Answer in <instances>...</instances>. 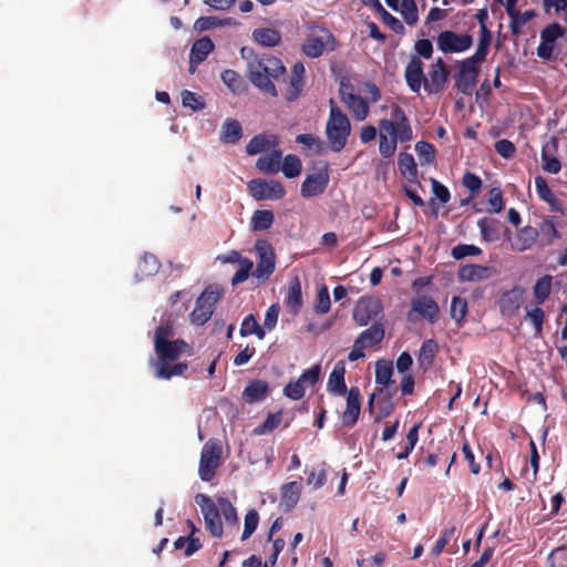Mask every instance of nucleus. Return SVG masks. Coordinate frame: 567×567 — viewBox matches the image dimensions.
<instances>
[{
    "mask_svg": "<svg viewBox=\"0 0 567 567\" xmlns=\"http://www.w3.org/2000/svg\"><path fill=\"white\" fill-rule=\"evenodd\" d=\"M481 236L484 241L493 243L501 238L502 223L494 218H481L477 221Z\"/></svg>",
    "mask_w": 567,
    "mask_h": 567,
    "instance_id": "nucleus-29",
    "label": "nucleus"
},
{
    "mask_svg": "<svg viewBox=\"0 0 567 567\" xmlns=\"http://www.w3.org/2000/svg\"><path fill=\"white\" fill-rule=\"evenodd\" d=\"M538 231L546 238L547 244H551L555 239L560 238V233L556 227V218L554 216L545 217L539 225Z\"/></svg>",
    "mask_w": 567,
    "mask_h": 567,
    "instance_id": "nucleus-45",
    "label": "nucleus"
},
{
    "mask_svg": "<svg viewBox=\"0 0 567 567\" xmlns=\"http://www.w3.org/2000/svg\"><path fill=\"white\" fill-rule=\"evenodd\" d=\"M347 394V408L342 413V423L347 427H353L361 412V393L358 386H351Z\"/></svg>",
    "mask_w": 567,
    "mask_h": 567,
    "instance_id": "nucleus-20",
    "label": "nucleus"
},
{
    "mask_svg": "<svg viewBox=\"0 0 567 567\" xmlns=\"http://www.w3.org/2000/svg\"><path fill=\"white\" fill-rule=\"evenodd\" d=\"M241 337L256 334L258 339L265 338V330L259 326L254 315H248L244 318L239 330Z\"/></svg>",
    "mask_w": 567,
    "mask_h": 567,
    "instance_id": "nucleus-44",
    "label": "nucleus"
},
{
    "mask_svg": "<svg viewBox=\"0 0 567 567\" xmlns=\"http://www.w3.org/2000/svg\"><path fill=\"white\" fill-rule=\"evenodd\" d=\"M524 296L525 289L518 285L504 291L497 300L501 315L508 319L515 317L520 309Z\"/></svg>",
    "mask_w": 567,
    "mask_h": 567,
    "instance_id": "nucleus-17",
    "label": "nucleus"
},
{
    "mask_svg": "<svg viewBox=\"0 0 567 567\" xmlns=\"http://www.w3.org/2000/svg\"><path fill=\"white\" fill-rule=\"evenodd\" d=\"M281 152L272 151L270 154L257 159L256 167L265 174H276L280 171Z\"/></svg>",
    "mask_w": 567,
    "mask_h": 567,
    "instance_id": "nucleus-35",
    "label": "nucleus"
},
{
    "mask_svg": "<svg viewBox=\"0 0 567 567\" xmlns=\"http://www.w3.org/2000/svg\"><path fill=\"white\" fill-rule=\"evenodd\" d=\"M241 137V124L235 118H227L221 126L220 141L227 144H236Z\"/></svg>",
    "mask_w": 567,
    "mask_h": 567,
    "instance_id": "nucleus-33",
    "label": "nucleus"
},
{
    "mask_svg": "<svg viewBox=\"0 0 567 567\" xmlns=\"http://www.w3.org/2000/svg\"><path fill=\"white\" fill-rule=\"evenodd\" d=\"M277 144L276 136H269L266 134H258L254 136L246 145V153L248 155H256L264 151H267L270 146Z\"/></svg>",
    "mask_w": 567,
    "mask_h": 567,
    "instance_id": "nucleus-36",
    "label": "nucleus"
},
{
    "mask_svg": "<svg viewBox=\"0 0 567 567\" xmlns=\"http://www.w3.org/2000/svg\"><path fill=\"white\" fill-rule=\"evenodd\" d=\"M296 142L298 144H302V145L307 146L316 155L321 154L324 148L323 141L320 137H318L313 134H309V133H302V134L297 135Z\"/></svg>",
    "mask_w": 567,
    "mask_h": 567,
    "instance_id": "nucleus-50",
    "label": "nucleus"
},
{
    "mask_svg": "<svg viewBox=\"0 0 567 567\" xmlns=\"http://www.w3.org/2000/svg\"><path fill=\"white\" fill-rule=\"evenodd\" d=\"M218 505L227 524L235 526L238 523L237 511L227 498H219Z\"/></svg>",
    "mask_w": 567,
    "mask_h": 567,
    "instance_id": "nucleus-61",
    "label": "nucleus"
},
{
    "mask_svg": "<svg viewBox=\"0 0 567 567\" xmlns=\"http://www.w3.org/2000/svg\"><path fill=\"white\" fill-rule=\"evenodd\" d=\"M368 408L371 413L373 412L374 408L377 409L378 413L374 421L380 422L393 412L394 404L392 402L391 395L386 392V390L380 388L378 392L370 395L368 400Z\"/></svg>",
    "mask_w": 567,
    "mask_h": 567,
    "instance_id": "nucleus-19",
    "label": "nucleus"
},
{
    "mask_svg": "<svg viewBox=\"0 0 567 567\" xmlns=\"http://www.w3.org/2000/svg\"><path fill=\"white\" fill-rule=\"evenodd\" d=\"M393 364L391 361L380 359L375 362V382L383 389L392 383Z\"/></svg>",
    "mask_w": 567,
    "mask_h": 567,
    "instance_id": "nucleus-40",
    "label": "nucleus"
},
{
    "mask_svg": "<svg viewBox=\"0 0 567 567\" xmlns=\"http://www.w3.org/2000/svg\"><path fill=\"white\" fill-rule=\"evenodd\" d=\"M255 249L258 252L259 260L257 267L252 270V277L267 280L275 271V254L271 246L264 240H257Z\"/></svg>",
    "mask_w": 567,
    "mask_h": 567,
    "instance_id": "nucleus-16",
    "label": "nucleus"
},
{
    "mask_svg": "<svg viewBox=\"0 0 567 567\" xmlns=\"http://www.w3.org/2000/svg\"><path fill=\"white\" fill-rule=\"evenodd\" d=\"M290 310L297 313L302 307V291L301 282L298 276H295L289 281V289L285 300Z\"/></svg>",
    "mask_w": 567,
    "mask_h": 567,
    "instance_id": "nucleus-31",
    "label": "nucleus"
},
{
    "mask_svg": "<svg viewBox=\"0 0 567 567\" xmlns=\"http://www.w3.org/2000/svg\"><path fill=\"white\" fill-rule=\"evenodd\" d=\"M564 35V29L558 22H553L540 31V40L555 43L557 39Z\"/></svg>",
    "mask_w": 567,
    "mask_h": 567,
    "instance_id": "nucleus-62",
    "label": "nucleus"
},
{
    "mask_svg": "<svg viewBox=\"0 0 567 567\" xmlns=\"http://www.w3.org/2000/svg\"><path fill=\"white\" fill-rule=\"evenodd\" d=\"M285 73L286 66L282 61L272 54L255 55L247 63V76L251 84L271 97L278 96L274 81Z\"/></svg>",
    "mask_w": 567,
    "mask_h": 567,
    "instance_id": "nucleus-2",
    "label": "nucleus"
},
{
    "mask_svg": "<svg viewBox=\"0 0 567 567\" xmlns=\"http://www.w3.org/2000/svg\"><path fill=\"white\" fill-rule=\"evenodd\" d=\"M482 254V249L475 245L460 244L452 248L451 256L461 260L467 256H478Z\"/></svg>",
    "mask_w": 567,
    "mask_h": 567,
    "instance_id": "nucleus-58",
    "label": "nucleus"
},
{
    "mask_svg": "<svg viewBox=\"0 0 567 567\" xmlns=\"http://www.w3.org/2000/svg\"><path fill=\"white\" fill-rule=\"evenodd\" d=\"M221 291L217 287H207L196 299V306L190 312V322L196 326H204L214 312V307L220 299Z\"/></svg>",
    "mask_w": 567,
    "mask_h": 567,
    "instance_id": "nucleus-7",
    "label": "nucleus"
},
{
    "mask_svg": "<svg viewBox=\"0 0 567 567\" xmlns=\"http://www.w3.org/2000/svg\"><path fill=\"white\" fill-rule=\"evenodd\" d=\"M336 48L337 39L333 33L327 28L318 27L307 37L301 50L308 58L316 59L324 51H334Z\"/></svg>",
    "mask_w": 567,
    "mask_h": 567,
    "instance_id": "nucleus-5",
    "label": "nucleus"
},
{
    "mask_svg": "<svg viewBox=\"0 0 567 567\" xmlns=\"http://www.w3.org/2000/svg\"><path fill=\"white\" fill-rule=\"evenodd\" d=\"M507 14L511 18V22H509L511 33L515 37H518L522 33L523 27L536 16L534 10H527L525 12H520L517 9L514 10V12H511Z\"/></svg>",
    "mask_w": 567,
    "mask_h": 567,
    "instance_id": "nucleus-38",
    "label": "nucleus"
},
{
    "mask_svg": "<svg viewBox=\"0 0 567 567\" xmlns=\"http://www.w3.org/2000/svg\"><path fill=\"white\" fill-rule=\"evenodd\" d=\"M280 168L287 178H295L300 175L302 163L297 155L289 154L284 158Z\"/></svg>",
    "mask_w": 567,
    "mask_h": 567,
    "instance_id": "nucleus-47",
    "label": "nucleus"
},
{
    "mask_svg": "<svg viewBox=\"0 0 567 567\" xmlns=\"http://www.w3.org/2000/svg\"><path fill=\"white\" fill-rule=\"evenodd\" d=\"M491 43L492 32L488 30L487 25H483V29H480V39L476 51L471 55V58L483 63L488 54Z\"/></svg>",
    "mask_w": 567,
    "mask_h": 567,
    "instance_id": "nucleus-42",
    "label": "nucleus"
},
{
    "mask_svg": "<svg viewBox=\"0 0 567 567\" xmlns=\"http://www.w3.org/2000/svg\"><path fill=\"white\" fill-rule=\"evenodd\" d=\"M330 295L329 290L326 286H322L317 295L313 310L317 313L323 315L327 313L330 310Z\"/></svg>",
    "mask_w": 567,
    "mask_h": 567,
    "instance_id": "nucleus-60",
    "label": "nucleus"
},
{
    "mask_svg": "<svg viewBox=\"0 0 567 567\" xmlns=\"http://www.w3.org/2000/svg\"><path fill=\"white\" fill-rule=\"evenodd\" d=\"M482 62L468 56L460 62L458 72L454 75L455 87L464 95H472L480 74Z\"/></svg>",
    "mask_w": 567,
    "mask_h": 567,
    "instance_id": "nucleus-8",
    "label": "nucleus"
},
{
    "mask_svg": "<svg viewBox=\"0 0 567 567\" xmlns=\"http://www.w3.org/2000/svg\"><path fill=\"white\" fill-rule=\"evenodd\" d=\"M439 351L437 342L434 339L425 340L420 349L419 361L421 365H431Z\"/></svg>",
    "mask_w": 567,
    "mask_h": 567,
    "instance_id": "nucleus-48",
    "label": "nucleus"
},
{
    "mask_svg": "<svg viewBox=\"0 0 567 567\" xmlns=\"http://www.w3.org/2000/svg\"><path fill=\"white\" fill-rule=\"evenodd\" d=\"M214 47V42L208 37H203L193 43L189 53V73L195 72L196 65L207 59Z\"/></svg>",
    "mask_w": 567,
    "mask_h": 567,
    "instance_id": "nucleus-22",
    "label": "nucleus"
},
{
    "mask_svg": "<svg viewBox=\"0 0 567 567\" xmlns=\"http://www.w3.org/2000/svg\"><path fill=\"white\" fill-rule=\"evenodd\" d=\"M535 186H536V190H537L539 198L549 205L551 212L561 213V214L564 213V207H563L561 202L559 199H557V197L551 192V189L547 185V182L544 177L537 176L535 178Z\"/></svg>",
    "mask_w": 567,
    "mask_h": 567,
    "instance_id": "nucleus-26",
    "label": "nucleus"
},
{
    "mask_svg": "<svg viewBox=\"0 0 567 567\" xmlns=\"http://www.w3.org/2000/svg\"><path fill=\"white\" fill-rule=\"evenodd\" d=\"M259 523V515L255 508L247 512L245 515L244 530L241 540L248 539L257 529Z\"/></svg>",
    "mask_w": 567,
    "mask_h": 567,
    "instance_id": "nucleus-57",
    "label": "nucleus"
},
{
    "mask_svg": "<svg viewBox=\"0 0 567 567\" xmlns=\"http://www.w3.org/2000/svg\"><path fill=\"white\" fill-rule=\"evenodd\" d=\"M383 318V303L374 296L361 297L353 308V320L358 326H368L371 321H381Z\"/></svg>",
    "mask_w": 567,
    "mask_h": 567,
    "instance_id": "nucleus-9",
    "label": "nucleus"
},
{
    "mask_svg": "<svg viewBox=\"0 0 567 567\" xmlns=\"http://www.w3.org/2000/svg\"><path fill=\"white\" fill-rule=\"evenodd\" d=\"M301 485L298 482H289L281 487L280 506L285 512L292 509L299 502Z\"/></svg>",
    "mask_w": 567,
    "mask_h": 567,
    "instance_id": "nucleus-27",
    "label": "nucleus"
},
{
    "mask_svg": "<svg viewBox=\"0 0 567 567\" xmlns=\"http://www.w3.org/2000/svg\"><path fill=\"white\" fill-rule=\"evenodd\" d=\"M161 262L158 258L150 252H145L138 262V275L143 277H151L158 272Z\"/></svg>",
    "mask_w": 567,
    "mask_h": 567,
    "instance_id": "nucleus-41",
    "label": "nucleus"
},
{
    "mask_svg": "<svg viewBox=\"0 0 567 567\" xmlns=\"http://www.w3.org/2000/svg\"><path fill=\"white\" fill-rule=\"evenodd\" d=\"M175 334L174 323L167 319L162 320L159 326L155 329L154 333V346L168 341Z\"/></svg>",
    "mask_w": 567,
    "mask_h": 567,
    "instance_id": "nucleus-56",
    "label": "nucleus"
},
{
    "mask_svg": "<svg viewBox=\"0 0 567 567\" xmlns=\"http://www.w3.org/2000/svg\"><path fill=\"white\" fill-rule=\"evenodd\" d=\"M313 173L308 174L301 184V196L311 198L321 195L329 184V164L318 162L313 166Z\"/></svg>",
    "mask_w": 567,
    "mask_h": 567,
    "instance_id": "nucleus-10",
    "label": "nucleus"
},
{
    "mask_svg": "<svg viewBox=\"0 0 567 567\" xmlns=\"http://www.w3.org/2000/svg\"><path fill=\"white\" fill-rule=\"evenodd\" d=\"M413 313H417L433 324L440 319V307L430 295L424 293L411 300V309L408 313L410 320H413Z\"/></svg>",
    "mask_w": 567,
    "mask_h": 567,
    "instance_id": "nucleus-15",
    "label": "nucleus"
},
{
    "mask_svg": "<svg viewBox=\"0 0 567 567\" xmlns=\"http://www.w3.org/2000/svg\"><path fill=\"white\" fill-rule=\"evenodd\" d=\"M460 281H478L489 277V268L482 265L468 264L458 269Z\"/></svg>",
    "mask_w": 567,
    "mask_h": 567,
    "instance_id": "nucleus-32",
    "label": "nucleus"
},
{
    "mask_svg": "<svg viewBox=\"0 0 567 567\" xmlns=\"http://www.w3.org/2000/svg\"><path fill=\"white\" fill-rule=\"evenodd\" d=\"M351 133V123L348 116L330 100V113L326 123V135L331 151L341 152Z\"/></svg>",
    "mask_w": 567,
    "mask_h": 567,
    "instance_id": "nucleus-4",
    "label": "nucleus"
},
{
    "mask_svg": "<svg viewBox=\"0 0 567 567\" xmlns=\"http://www.w3.org/2000/svg\"><path fill=\"white\" fill-rule=\"evenodd\" d=\"M378 13L381 16V19L384 24H386L393 32L396 34H403L404 33V25L402 22L392 16L390 12H388L381 3H378Z\"/></svg>",
    "mask_w": 567,
    "mask_h": 567,
    "instance_id": "nucleus-55",
    "label": "nucleus"
},
{
    "mask_svg": "<svg viewBox=\"0 0 567 567\" xmlns=\"http://www.w3.org/2000/svg\"><path fill=\"white\" fill-rule=\"evenodd\" d=\"M306 69L302 62H296L291 69L289 76V84L284 92V97L287 102H295L301 95L305 86Z\"/></svg>",
    "mask_w": 567,
    "mask_h": 567,
    "instance_id": "nucleus-21",
    "label": "nucleus"
},
{
    "mask_svg": "<svg viewBox=\"0 0 567 567\" xmlns=\"http://www.w3.org/2000/svg\"><path fill=\"white\" fill-rule=\"evenodd\" d=\"M282 421V412L278 411L275 413H269L266 417V420L259 424L257 427L254 429V434L256 435H264L271 433L274 430H276Z\"/></svg>",
    "mask_w": 567,
    "mask_h": 567,
    "instance_id": "nucleus-46",
    "label": "nucleus"
},
{
    "mask_svg": "<svg viewBox=\"0 0 567 567\" xmlns=\"http://www.w3.org/2000/svg\"><path fill=\"white\" fill-rule=\"evenodd\" d=\"M252 39L262 47L274 48L281 42V33L274 28H257L252 31Z\"/></svg>",
    "mask_w": 567,
    "mask_h": 567,
    "instance_id": "nucleus-30",
    "label": "nucleus"
},
{
    "mask_svg": "<svg viewBox=\"0 0 567 567\" xmlns=\"http://www.w3.org/2000/svg\"><path fill=\"white\" fill-rule=\"evenodd\" d=\"M385 336L384 324L382 321H374L372 326L363 330L358 337L357 341L364 346V348H371L382 342Z\"/></svg>",
    "mask_w": 567,
    "mask_h": 567,
    "instance_id": "nucleus-24",
    "label": "nucleus"
},
{
    "mask_svg": "<svg viewBox=\"0 0 567 567\" xmlns=\"http://www.w3.org/2000/svg\"><path fill=\"white\" fill-rule=\"evenodd\" d=\"M450 78V69L442 58H437L429 69L427 76L424 81V91L429 94L441 93Z\"/></svg>",
    "mask_w": 567,
    "mask_h": 567,
    "instance_id": "nucleus-13",
    "label": "nucleus"
},
{
    "mask_svg": "<svg viewBox=\"0 0 567 567\" xmlns=\"http://www.w3.org/2000/svg\"><path fill=\"white\" fill-rule=\"evenodd\" d=\"M430 182H431L432 193L435 197L434 199L437 200L442 205L449 203L451 199V193H450L449 188L433 177L430 179Z\"/></svg>",
    "mask_w": 567,
    "mask_h": 567,
    "instance_id": "nucleus-64",
    "label": "nucleus"
},
{
    "mask_svg": "<svg viewBox=\"0 0 567 567\" xmlns=\"http://www.w3.org/2000/svg\"><path fill=\"white\" fill-rule=\"evenodd\" d=\"M223 454L221 444L217 440H208L200 453L198 474L202 481L209 482L220 465Z\"/></svg>",
    "mask_w": 567,
    "mask_h": 567,
    "instance_id": "nucleus-6",
    "label": "nucleus"
},
{
    "mask_svg": "<svg viewBox=\"0 0 567 567\" xmlns=\"http://www.w3.org/2000/svg\"><path fill=\"white\" fill-rule=\"evenodd\" d=\"M421 424H414L406 434V443L402 452L396 454L398 460H405L414 450L417 441H419V429Z\"/></svg>",
    "mask_w": 567,
    "mask_h": 567,
    "instance_id": "nucleus-53",
    "label": "nucleus"
},
{
    "mask_svg": "<svg viewBox=\"0 0 567 567\" xmlns=\"http://www.w3.org/2000/svg\"><path fill=\"white\" fill-rule=\"evenodd\" d=\"M254 262L249 258H245V260L239 264L238 270L235 272L231 278V285L237 286L244 281H246L249 276H252Z\"/></svg>",
    "mask_w": 567,
    "mask_h": 567,
    "instance_id": "nucleus-59",
    "label": "nucleus"
},
{
    "mask_svg": "<svg viewBox=\"0 0 567 567\" xmlns=\"http://www.w3.org/2000/svg\"><path fill=\"white\" fill-rule=\"evenodd\" d=\"M274 213L268 209H258L256 210L250 219L251 229L255 231L267 230L274 224Z\"/></svg>",
    "mask_w": 567,
    "mask_h": 567,
    "instance_id": "nucleus-39",
    "label": "nucleus"
},
{
    "mask_svg": "<svg viewBox=\"0 0 567 567\" xmlns=\"http://www.w3.org/2000/svg\"><path fill=\"white\" fill-rule=\"evenodd\" d=\"M538 236L539 231L537 228L529 225L525 226L517 231L513 247L520 252L528 250L534 246Z\"/></svg>",
    "mask_w": 567,
    "mask_h": 567,
    "instance_id": "nucleus-28",
    "label": "nucleus"
},
{
    "mask_svg": "<svg viewBox=\"0 0 567 567\" xmlns=\"http://www.w3.org/2000/svg\"><path fill=\"white\" fill-rule=\"evenodd\" d=\"M196 504L200 507L207 530L216 537L221 538L224 534L220 512L213 499L205 494L195 496Z\"/></svg>",
    "mask_w": 567,
    "mask_h": 567,
    "instance_id": "nucleus-11",
    "label": "nucleus"
},
{
    "mask_svg": "<svg viewBox=\"0 0 567 567\" xmlns=\"http://www.w3.org/2000/svg\"><path fill=\"white\" fill-rule=\"evenodd\" d=\"M436 44L443 53H461L467 51L473 45V37L467 33H456L451 30H444L439 33Z\"/></svg>",
    "mask_w": 567,
    "mask_h": 567,
    "instance_id": "nucleus-12",
    "label": "nucleus"
},
{
    "mask_svg": "<svg viewBox=\"0 0 567 567\" xmlns=\"http://www.w3.org/2000/svg\"><path fill=\"white\" fill-rule=\"evenodd\" d=\"M248 190L257 200L281 199L286 194L284 185L275 179H251Z\"/></svg>",
    "mask_w": 567,
    "mask_h": 567,
    "instance_id": "nucleus-14",
    "label": "nucleus"
},
{
    "mask_svg": "<svg viewBox=\"0 0 567 567\" xmlns=\"http://www.w3.org/2000/svg\"><path fill=\"white\" fill-rule=\"evenodd\" d=\"M398 166L401 175L410 183H415L417 178V166L414 157L406 152L399 154Z\"/></svg>",
    "mask_w": 567,
    "mask_h": 567,
    "instance_id": "nucleus-34",
    "label": "nucleus"
},
{
    "mask_svg": "<svg viewBox=\"0 0 567 567\" xmlns=\"http://www.w3.org/2000/svg\"><path fill=\"white\" fill-rule=\"evenodd\" d=\"M346 365L343 361L334 364L327 383L328 391L338 395H344L349 390L347 389L346 381Z\"/></svg>",
    "mask_w": 567,
    "mask_h": 567,
    "instance_id": "nucleus-23",
    "label": "nucleus"
},
{
    "mask_svg": "<svg viewBox=\"0 0 567 567\" xmlns=\"http://www.w3.org/2000/svg\"><path fill=\"white\" fill-rule=\"evenodd\" d=\"M343 103L352 112L353 116L358 121H363L367 118L369 114V105L361 96L357 94L348 95V100Z\"/></svg>",
    "mask_w": 567,
    "mask_h": 567,
    "instance_id": "nucleus-43",
    "label": "nucleus"
},
{
    "mask_svg": "<svg viewBox=\"0 0 567 567\" xmlns=\"http://www.w3.org/2000/svg\"><path fill=\"white\" fill-rule=\"evenodd\" d=\"M379 131V152L384 158L394 155L398 141L410 142L413 138L410 121L404 110L398 104L391 109V120H380Z\"/></svg>",
    "mask_w": 567,
    "mask_h": 567,
    "instance_id": "nucleus-1",
    "label": "nucleus"
},
{
    "mask_svg": "<svg viewBox=\"0 0 567 567\" xmlns=\"http://www.w3.org/2000/svg\"><path fill=\"white\" fill-rule=\"evenodd\" d=\"M269 392L268 382L265 380L250 381L243 391V400L246 403L260 402L266 399Z\"/></svg>",
    "mask_w": 567,
    "mask_h": 567,
    "instance_id": "nucleus-25",
    "label": "nucleus"
},
{
    "mask_svg": "<svg viewBox=\"0 0 567 567\" xmlns=\"http://www.w3.org/2000/svg\"><path fill=\"white\" fill-rule=\"evenodd\" d=\"M415 151L424 163L431 164L435 161V147L425 141H420L415 145Z\"/></svg>",
    "mask_w": 567,
    "mask_h": 567,
    "instance_id": "nucleus-63",
    "label": "nucleus"
},
{
    "mask_svg": "<svg viewBox=\"0 0 567 567\" xmlns=\"http://www.w3.org/2000/svg\"><path fill=\"white\" fill-rule=\"evenodd\" d=\"M553 286V276L544 275L535 282L533 287V295L535 297L536 303L543 305L547 298L550 296Z\"/></svg>",
    "mask_w": 567,
    "mask_h": 567,
    "instance_id": "nucleus-37",
    "label": "nucleus"
},
{
    "mask_svg": "<svg viewBox=\"0 0 567 567\" xmlns=\"http://www.w3.org/2000/svg\"><path fill=\"white\" fill-rule=\"evenodd\" d=\"M182 104L184 107H189L192 111H200L206 106L202 95L188 90L182 92Z\"/></svg>",
    "mask_w": 567,
    "mask_h": 567,
    "instance_id": "nucleus-54",
    "label": "nucleus"
},
{
    "mask_svg": "<svg viewBox=\"0 0 567 567\" xmlns=\"http://www.w3.org/2000/svg\"><path fill=\"white\" fill-rule=\"evenodd\" d=\"M399 12L409 25H414L419 20L415 0H402L399 6Z\"/></svg>",
    "mask_w": 567,
    "mask_h": 567,
    "instance_id": "nucleus-51",
    "label": "nucleus"
},
{
    "mask_svg": "<svg viewBox=\"0 0 567 567\" xmlns=\"http://www.w3.org/2000/svg\"><path fill=\"white\" fill-rule=\"evenodd\" d=\"M220 78L233 93H240L244 91L245 84L238 72L227 69L221 72Z\"/></svg>",
    "mask_w": 567,
    "mask_h": 567,
    "instance_id": "nucleus-49",
    "label": "nucleus"
},
{
    "mask_svg": "<svg viewBox=\"0 0 567 567\" xmlns=\"http://www.w3.org/2000/svg\"><path fill=\"white\" fill-rule=\"evenodd\" d=\"M467 301L466 299L454 296L451 300L450 315L451 318L454 319L457 323H461L462 320L467 315Z\"/></svg>",
    "mask_w": 567,
    "mask_h": 567,
    "instance_id": "nucleus-52",
    "label": "nucleus"
},
{
    "mask_svg": "<svg viewBox=\"0 0 567 567\" xmlns=\"http://www.w3.org/2000/svg\"><path fill=\"white\" fill-rule=\"evenodd\" d=\"M157 354V362L154 363L155 378L161 380H169L173 377L183 375L188 364L185 362H178L171 365V362L176 361L181 354H192L190 346L183 339L168 340L154 346Z\"/></svg>",
    "mask_w": 567,
    "mask_h": 567,
    "instance_id": "nucleus-3",
    "label": "nucleus"
},
{
    "mask_svg": "<svg viewBox=\"0 0 567 567\" xmlns=\"http://www.w3.org/2000/svg\"><path fill=\"white\" fill-rule=\"evenodd\" d=\"M404 79L408 87L413 93H420L424 87L426 76L423 72V62L417 55H412L404 70Z\"/></svg>",
    "mask_w": 567,
    "mask_h": 567,
    "instance_id": "nucleus-18",
    "label": "nucleus"
}]
</instances>
